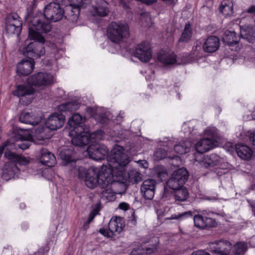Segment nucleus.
Segmentation results:
<instances>
[{
	"label": "nucleus",
	"mask_w": 255,
	"mask_h": 255,
	"mask_svg": "<svg viewBox=\"0 0 255 255\" xmlns=\"http://www.w3.org/2000/svg\"><path fill=\"white\" fill-rule=\"evenodd\" d=\"M119 208L124 211H127L129 208V205L126 202H122L119 204Z\"/></svg>",
	"instance_id": "obj_49"
},
{
	"label": "nucleus",
	"mask_w": 255,
	"mask_h": 255,
	"mask_svg": "<svg viewBox=\"0 0 255 255\" xmlns=\"http://www.w3.org/2000/svg\"><path fill=\"white\" fill-rule=\"evenodd\" d=\"M35 65H17L16 72L19 76H27L33 71Z\"/></svg>",
	"instance_id": "obj_35"
},
{
	"label": "nucleus",
	"mask_w": 255,
	"mask_h": 255,
	"mask_svg": "<svg viewBox=\"0 0 255 255\" xmlns=\"http://www.w3.org/2000/svg\"><path fill=\"white\" fill-rule=\"evenodd\" d=\"M129 34L128 25L124 22H112L107 30L109 39L115 43H120L128 37Z\"/></svg>",
	"instance_id": "obj_7"
},
{
	"label": "nucleus",
	"mask_w": 255,
	"mask_h": 255,
	"mask_svg": "<svg viewBox=\"0 0 255 255\" xmlns=\"http://www.w3.org/2000/svg\"><path fill=\"white\" fill-rule=\"evenodd\" d=\"M235 147L237 153L241 158L246 160H249L252 158L253 151L249 146L239 143L236 145Z\"/></svg>",
	"instance_id": "obj_22"
},
{
	"label": "nucleus",
	"mask_w": 255,
	"mask_h": 255,
	"mask_svg": "<svg viewBox=\"0 0 255 255\" xmlns=\"http://www.w3.org/2000/svg\"><path fill=\"white\" fill-rule=\"evenodd\" d=\"M250 140L252 142V144L255 146V130L250 135Z\"/></svg>",
	"instance_id": "obj_52"
},
{
	"label": "nucleus",
	"mask_w": 255,
	"mask_h": 255,
	"mask_svg": "<svg viewBox=\"0 0 255 255\" xmlns=\"http://www.w3.org/2000/svg\"><path fill=\"white\" fill-rule=\"evenodd\" d=\"M76 152L73 147L64 148L60 151L59 155L65 162V164L75 163L77 159L75 157Z\"/></svg>",
	"instance_id": "obj_24"
},
{
	"label": "nucleus",
	"mask_w": 255,
	"mask_h": 255,
	"mask_svg": "<svg viewBox=\"0 0 255 255\" xmlns=\"http://www.w3.org/2000/svg\"><path fill=\"white\" fill-rule=\"evenodd\" d=\"M127 165L128 164L124 165L123 168V170L125 171V176H123V177H121L118 179V178H116V176H115V184L117 182L123 183L124 181L126 180L128 178H129V179L131 181H133L135 183H138V182L142 180V178L140 176V174L136 171L132 170H131L130 172H127V170H126V167Z\"/></svg>",
	"instance_id": "obj_27"
},
{
	"label": "nucleus",
	"mask_w": 255,
	"mask_h": 255,
	"mask_svg": "<svg viewBox=\"0 0 255 255\" xmlns=\"http://www.w3.org/2000/svg\"><path fill=\"white\" fill-rule=\"evenodd\" d=\"M69 5L66 6L65 16L72 22H76L79 15L80 9L86 7L90 0H68Z\"/></svg>",
	"instance_id": "obj_10"
},
{
	"label": "nucleus",
	"mask_w": 255,
	"mask_h": 255,
	"mask_svg": "<svg viewBox=\"0 0 255 255\" xmlns=\"http://www.w3.org/2000/svg\"><path fill=\"white\" fill-rule=\"evenodd\" d=\"M124 148L119 145L115 146L109 153V149L104 144L90 145L87 149L89 157L95 160H101L107 158L108 168H119L128 164L129 160L125 154Z\"/></svg>",
	"instance_id": "obj_3"
},
{
	"label": "nucleus",
	"mask_w": 255,
	"mask_h": 255,
	"mask_svg": "<svg viewBox=\"0 0 255 255\" xmlns=\"http://www.w3.org/2000/svg\"><path fill=\"white\" fill-rule=\"evenodd\" d=\"M50 45L49 47L52 50V54L53 56H51V58L50 59V61L49 63H54L55 61L60 58L63 54V50L62 49H58L57 48V45H56L54 43H49Z\"/></svg>",
	"instance_id": "obj_37"
},
{
	"label": "nucleus",
	"mask_w": 255,
	"mask_h": 255,
	"mask_svg": "<svg viewBox=\"0 0 255 255\" xmlns=\"http://www.w3.org/2000/svg\"><path fill=\"white\" fill-rule=\"evenodd\" d=\"M206 134L210 135V138H205L200 139L195 144V148L198 153L202 154L213 148L217 142L215 138V133L210 129L205 130Z\"/></svg>",
	"instance_id": "obj_12"
},
{
	"label": "nucleus",
	"mask_w": 255,
	"mask_h": 255,
	"mask_svg": "<svg viewBox=\"0 0 255 255\" xmlns=\"http://www.w3.org/2000/svg\"><path fill=\"white\" fill-rule=\"evenodd\" d=\"M64 13L66 14L65 10H64L59 3L51 2L45 6L43 14H39L33 17L32 20L38 17L42 19L40 23L46 22L50 25L49 20L54 22L57 21L63 17Z\"/></svg>",
	"instance_id": "obj_8"
},
{
	"label": "nucleus",
	"mask_w": 255,
	"mask_h": 255,
	"mask_svg": "<svg viewBox=\"0 0 255 255\" xmlns=\"http://www.w3.org/2000/svg\"><path fill=\"white\" fill-rule=\"evenodd\" d=\"M104 134V132L101 130L99 129L95 131L92 134L90 133L91 136V141L92 139H101Z\"/></svg>",
	"instance_id": "obj_45"
},
{
	"label": "nucleus",
	"mask_w": 255,
	"mask_h": 255,
	"mask_svg": "<svg viewBox=\"0 0 255 255\" xmlns=\"http://www.w3.org/2000/svg\"><path fill=\"white\" fill-rule=\"evenodd\" d=\"M157 0H141V2L147 5L152 4L156 2Z\"/></svg>",
	"instance_id": "obj_54"
},
{
	"label": "nucleus",
	"mask_w": 255,
	"mask_h": 255,
	"mask_svg": "<svg viewBox=\"0 0 255 255\" xmlns=\"http://www.w3.org/2000/svg\"><path fill=\"white\" fill-rule=\"evenodd\" d=\"M95 214L90 213L87 220V224H90L95 217Z\"/></svg>",
	"instance_id": "obj_53"
},
{
	"label": "nucleus",
	"mask_w": 255,
	"mask_h": 255,
	"mask_svg": "<svg viewBox=\"0 0 255 255\" xmlns=\"http://www.w3.org/2000/svg\"><path fill=\"white\" fill-rule=\"evenodd\" d=\"M22 100H23V99H22V98H21V99H20V102L22 103V104H23L25 105H27L31 103V100H30V99H29V100H27L26 101V102H24V101H23Z\"/></svg>",
	"instance_id": "obj_58"
},
{
	"label": "nucleus",
	"mask_w": 255,
	"mask_h": 255,
	"mask_svg": "<svg viewBox=\"0 0 255 255\" xmlns=\"http://www.w3.org/2000/svg\"><path fill=\"white\" fill-rule=\"evenodd\" d=\"M89 15L92 17H104L109 13L108 3L104 0H90Z\"/></svg>",
	"instance_id": "obj_11"
},
{
	"label": "nucleus",
	"mask_w": 255,
	"mask_h": 255,
	"mask_svg": "<svg viewBox=\"0 0 255 255\" xmlns=\"http://www.w3.org/2000/svg\"><path fill=\"white\" fill-rule=\"evenodd\" d=\"M220 161V157L215 153L204 155L202 157L201 163L206 168H210L217 166Z\"/></svg>",
	"instance_id": "obj_26"
},
{
	"label": "nucleus",
	"mask_w": 255,
	"mask_h": 255,
	"mask_svg": "<svg viewBox=\"0 0 255 255\" xmlns=\"http://www.w3.org/2000/svg\"><path fill=\"white\" fill-rule=\"evenodd\" d=\"M220 45L218 37L212 36L207 38L203 44V49L206 52H214L217 51Z\"/></svg>",
	"instance_id": "obj_25"
},
{
	"label": "nucleus",
	"mask_w": 255,
	"mask_h": 255,
	"mask_svg": "<svg viewBox=\"0 0 255 255\" xmlns=\"http://www.w3.org/2000/svg\"><path fill=\"white\" fill-rule=\"evenodd\" d=\"M154 155L158 160H161L166 157L167 152L165 149L159 148L157 149Z\"/></svg>",
	"instance_id": "obj_43"
},
{
	"label": "nucleus",
	"mask_w": 255,
	"mask_h": 255,
	"mask_svg": "<svg viewBox=\"0 0 255 255\" xmlns=\"http://www.w3.org/2000/svg\"><path fill=\"white\" fill-rule=\"evenodd\" d=\"M163 68H166L167 67H168L169 66H172L173 65H161Z\"/></svg>",
	"instance_id": "obj_61"
},
{
	"label": "nucleus",
	"mask_w": 255,
	"mask_h": 255,
	"mask_svg": "<svg viewBox=\"0 0 255 255\" xmlns=\"http://www.w3.org/2000/svg\"><path fill=\"white\" fill-rule=\"evenodd\" d=\"M99 232L103 236L107 238H112L114 236L113 233L109 230V227L106 229L104 228H100Z\"/></svg>",
	"instance_id": "obj_46"
},
{
	"label": "nucleus",
	"mask_w": 255,
	"mask_h": 255,
	"mask_svg": "<svg viewBox=\"0 0 255 255\" xmlns=\"http://www.w3.org/2000/svg\"><path fill=\"white\" fill-rule=\"evenodd\" d=\"M240 34L243 38L247 39L250 42H253L255 40V32L252 26H241Z\"/></svg>",
	"instance_id": "obj_30"
},
{
	"label": "nucleus",
	"mask_w": 255,
	"mask_h": 255,
	"mask_svg": "<svg viewBox=\"0 0 255 255\" xmlns=\"http://www.w3.org/2000/svg\"><path fill=\"white\" fill-rule=\"evenodd\" d=\"M42 19L35 18L31 20L28 24V38L34 42L28 43L25 41L24 46L20 48L23 55L25 56L18 64H34V59L43 55L45 53L44 45V38L42 35L51 30V25L47 22L40 23Z\"/></svg>",
	"instance_id": "obj_2"
},
{
	"label": "nucleus",
	"mask_w": 255,
	"mask_h": 255,
	"mask_svg": "<svg viewBox=\"0 0 255 255\" xmlns=\"http://www.w3.org/2000/svg\"><path fill=\"white\" fill-rule=\"evenodd\" d=\"M223 42L230 46L238 44L240 38L234 31H226L222 37Z\"/></svg>",
	"instance_id": "obj_31"
},
{
	"label": "nucleus",
	"mask_w": 255,
	"mask_h": 255,
	"mask_svg": "<svg viewBox=\"0 0 255 255\" xmlns=\"http://www.w3.org/2000/svg\"><path fill=\"white\" fill-rule=\"evenodd\" d=\"M41 120V116L38 115L37 113L33 112L29 113L23 111L21 112L19 117L20 122L33 126L37 125Z\"/></svg>",
	"instance_id": "obj_19"
},
{
	"label": "nucleus",
	"mask_w": 255,
	"mask_h": 255,
	"mask_svg": "<svg viewBox=\"0 0 255 255\" xmlns=\"http://www.w3.org/2000/svg\"><path fill=\"white\" fill-rule=\"evenodd\" d=\"M40 162L48 167H52L56 164L55 155L48 149L42 148L40 151Z\"/></svg>",
	"instance_id": "obj_23"
},
{
	"label": "nucleus",
	"mask_w": 255,
	"mask_h": 255,
	"mask_svg": "<svg viewBox=\"0 0 255 255\" xmlns=\"http://www.w3.org/2000/svg\"><path fill=\"white\" fill-rule=\"evenodd\" d=\"M166 188L165 187V188H164V193H163V197H164L165 196V194H166Z\"/></svg>",
	"instance_id": "obj_62"
},
{
	"label": "nucleus",
	"mask_w": 255,
	"mask_h": 255,
	"mask_svg": "<svg viewBox=\"0 0 255 255\" xmlns=\"http://www.w3.org/2000/svg\"><path fill=\"white\" fill-rule=\"evenodd\" d=\"M232 244L227 240H220L209 245L210 252L216 255H228L232 249Z\"/></svg>",
	"instance_id": "obj_15"
},
{
	"label": "nucleus",
	"mask_w": 255,
	"mask_h": 255,
	"mask_svg": "<svg viewBox=\"0 0 255 255\" xmlns=\"http://www.w3.org/2000/svg\"><path fill=\"white\" fill-rule=\"evenodd\" d=\"M74 136L72 138L71 142L72 144L77 146H83L89 144L91 142V136L88 131H85V129L81 130H71L70 134H73Z\"/></svg>",
	"instance_id": "obj_16"
},
{
	"label": "nucleus",
	"mask_w": 255,
	"mask_h": 255,
	"mask_svg": "<svg viewBox=\"0 0 255 255\" xmlns=\"http://www.w3.org/2000/svg\"><path fill=\"white\" fill-rule=\"evenodd\" d=\"M83 124V118L78 113L73 114L68 122V125L71 130H79L81 131L84 129Z\"/></svg>",
	"instance_id": "obj_29"
},
{
	"label": "nucleus",
	"mask_w": 255,
	"mask_h": 255,
	"mask_svg": "<svg viewBox=\"0 0 255 255\" xmlns=\"http://www.w3.org/2000/svg\"><path fill=\"white\" fill-rule=\"evenodd\" d=\"M22 22L16 13L8 15L5 21V30L9 35H19L21 30Z\"/></svg>",
	"instance_id": "obj_14"
},
{
	"label": "nucleus",
	"mask_w": 255,
	"mask_h": 255,
	"mask_svg": "<svg viewBox=\"0 0 255 255\" xmlns=\"http://www.w3.org/2000/svg\"><path fill=\"white\" fill-rule=\"evenodd\" d=\"M101 210V205L100 203L97 204L95 205L94 208L90 212L91 213L95 214V216L98 214L99 212Z\"/></svg>",
	"instance_id": "obj_48"
},
{
	"label": "nucleus",
	"mask_w": 255,
	"mask_h": 255,
	"mask_svg": "<svg viewBox=\"0 0 255 255\" xmlns=\"http://www.w3.org/2000/svg\"><path fill=\"white\" fill-rule=\"evenodd\" d=\"M156 181L154 179H150L144 180L140 188L142 196L146 200H151L155 194Z\"/></svg>",
	"instance_id": "obj_18"
},
{
	"label": "nucleus",
	"mask_w": 255,
	"mask_h": 255,
	"mask_svg": "<svg viewBox=\"0 0 255 255\" xmlns=\"http://www.w3.org/2000/svg\"><path fill=\"white\" fill-rule=\"evenodd\" d=\"M247 202L252 208L254 216H255V200L247 199Z\"/></svg>",
	"instance_id": "obj_47"
},
{
	"label": "nucleus",
	"mask_w": 255,
	"mask_h": 255,
	"mask_svg": "<svg viewBox=\"0 0 255 255\" xmlns=\"http://www.w3.org/2000/svg\"><path fill=\"white\" fill-rule=\"evenodd\" d=\"M157 58L158 61L162 64H175L176 62V55L168 49L160 50L157 53Z\"/></svg>",
	"instance_id": "obj_20"
},
{
	"label": "nucleus",
	"mask_w": 255,
	"mask_h": 255,
	"mask_svg": "<svg viewBox=\"0 0 255 255\" xmlns=\"http://www.w3.org/2000/svg\"><path fill=\"white\" fill-rule=\"evenodd\" d=\"M192 31L190 24L188 23L185 24L184 29L179 39L180 42H187L191 38Z\"/></svg>",
	"instance_id": "obj_38"
},
{
	"label": "nucleus",
	"mask_w": 255,
	"mask_h": 255,
	"mask_svg": "<svg viewBox=\"0 0 255 255\" xmlns=\"http://www.w3.org/2000/svg\"><path fill=\"white\" fill-rule=\"evenodd\" d=\"M131 218L132 220L135 221V217L134 212L132 213Z\"/></svg>",
	"instance_id": "obj_60"
},
{
	"label": "nucleus",
	"mask_w": 255,
	"mask_h": 255,
	"mask_svg": "<svg viewBox=\"0 0 255 255\" xmlns=\"http://www.w3.org/2000/svg\"><path fill=\"white\" fill-rule=\"evenodd\" d=\"M65 122V116L61 113H55L49 117L45 123V127H42L36 130L40 139H49L51 134L47 133L49 130H55L61 128Z\"/></svg>",
	"instance_id": "obj_6"
},
{
	"label": "nucleus",
	"mask_w": 255,
	"mask_h": 255,
	"mask_svg": "<svg viewBox=\"0 0 255 255\" xmlns=\"http://www.w3.org/2000/svg\"><path fill=\"white\" fill-rule=\"evenodd\" d=\"M95 119L98 122L103 124L107 123L108 119L106 115L103 113L96 114L94 116Z\"/></svg>",
	"instance_id": "obj_44"
},
{
	"label": "nucleus",
	"mask_w": 255,
	"mask_h": 255,
	"mask_svg": "<svg viewBox=\"0 0 255 255\" xmlns=\"http://www.w3.org/2000/svg\"><path fill=\"white\" fill-rule=\"evenodd\" d=\"M247 250V244L244 242H238L234 246V252L236 255L244 254Z\"/></svg>",
	"instance_id": "obj_41"
},
{
	"label": "nucleus",
	"mask_w": 255,
	"mask_h": 255,
	"mask_svg": "<svg viewBox=\"0 0 255 255\" xmlns=\"http://www.w3.org/2000/svg\"><path fill=\"white\" fill-rule=\"evenodd\" d=\"M141 24L144 27H150L152 23V19L148 12H143L140 16Z\"/></svg>",
	"instance_id": "obj_39"
},
{
	"label": "nucleus",
	"mask_w": 255,
	"mask_h": 255,
	"mask_svg": "<svg viewBox=\"0 0 255 255\" xmlns=\"http://www.w3.org/2000/svg\"><path fill=\"white\" fill-rule=\"evenodd\" d=\"M22 131V133L17 134L18 138L22 141L21 143L18 144L19 148L25 150L28 148L30 145V142L33 140L32 135L27 130H24L22 129H20Z\"/></svg>",
	"instance_id": "obj_28"
},
{
	"label": "nucleus",
	"mask_w": 255,
	"mask_h": 255,
	"mask_svg": "<svg viewBox=\"0 0 255 255\" xmlns=\"http://www.w3.org/2000/svg\"><path fill=\"white\" fill-rule=\"evenodd\" d=\"M189 195L188 189L184 186L174 190L173 196L177 203L187 200Z\"/></svg>",
	"instance_id": "obj_32"
},
{
	"label": "nucleus",
	"mask_w": 255,
	"mask_h": 255,
	"mask_svg": "<svg viewBox=\"0 0 255 255\" xmlns=\"http://www.w3.org/2000/svg\"><path fill=\"white\" fill-rule=\"evenodd\" d=\"M184 142H180L178 144L175 145L174 147L175 151L181 155L187 152L189 149L187 147L184 145Z\"/></svg>",
	"instance_id": "obj_42"
},
{
	"label": "nucleus",
	"mask_w": 255,
	"mask_h": 255,
	"mask_svg": "<svg viewBox=\"0 0 255 255\" xmlns=\"http://www.w3.org/2000/svg\"><path fill=\"white\" fill-rule=\"evenodd\" d=\"M153 65H145V66H146V67H148V69L150 70V72H149V73H151V74H154V71L153 70V69H152V66Z\"/></svg>",
	"instance_id": "obj_57"
},
{
	"label": "nucleus",
	"mask_w": 255,
	"mask_h": 255,
	"mask_svg": "<svg viewBox=\"0 0 255 255\" xmlns=\"http://www.w3.org/2000/svg\"><path fill=\"white\" fill-rule=\"evenodd\" d=\"M157 249L156 245H152L150 247L145 248L133 249L130 255H148L154 253Z\"/></svg>",
	"instance_id": "obj_33"
},
{
	"label": "nucleus",
	"mask_w": 255,
	"mask_h": 255,
	"mask_svg": "<svg viewBox=\"0 0 255 255\" xmlns=\"http://www.w3.org/2000/svg\"><path fill=\"white\" fill-rule=\"evenodd\" d=\"M193 213L192 211H186L181 213H179L177 215L174 214L172 215L169 219L171 220H182L193 216Z\"/></svg>",
	"instance_id": "obj_40"
},
{
	"label": "nucleus",
	"mask_w": 255,
	"mask_h": 255,
	"mask_svg": "<svg viewBox=\"0 0 255 255\" xmlns=\"http://www.w3.org/2000/svg\"><path fill=\"white\" fill-rule=\"evenodd\" d=\"M120 3L121 4V5L123 6V7L125 8H127L128 7V5L126 2L125 0H119Z\"/></svg>",
	"instance_id": "obj_56"
},
{
	"label": "nucleus",
	"mask_w": 255,
	"mask_h": 255,
	"mask_svg": "<svg viewBox=\"0 0 255 255\" xmlns=\"http://www.w3.org/2000/svg\"><path fill=\"white\" fill-rule=\"evenodd\" d=\"M89 224H87V221L83 224V228L84 230H87L89 227Z\"/></svg>",
	"instance_id": "obj_59"
},
{
	"label": "nucleus",
	"mask_w": 255,
	"mask_h": 255,
	"mask_svg": "<svg viewBox=\"0 0 255 255\" xmlns=\"http://www.w3.org/2000/svg\"><path fill=\"white\" fill-rule=\"evenodd\" d=\"M192 255H210L207 252H206L203 251H197L196 252H194Z\"/></svg>",
	"instance_id": "obj_51"
},
{
	"label": "nucleus",
	"mask_w": 255,
	"mask_h": 255,
	"mask_svg": "<svg viewBox=\"0 0 255 255\" xmlns=\"http://www.w3.org/2000/svg\"><path fill=\"white\" fill-rule=\"evenodd\" d=\"M134 56L141 62H148L152 57L150 43L146 41H142L138 44L135 48Z\"/></svg>",
	"instance_id": "obj_13"
},
{
	"label": "nucleus",
	"mask_w": 255,
	"mask_h": 255,
	"mask_svg": "<svg viewBox=\"0 0 255 255\" xmlns=\"http://www.w3.org/2000/svg\"><path fill=\"white\" fill-rule=\"evenodd\" d=\"M189 177L188 172L182 167L174 171L171 177L166 182L167 186L172 190L182 187Z\"/></svg>",
	"instance_id": "obj_9"
},
{
	"label": "nucleus",
	"mask_w": 255,
	"mask_h": 255,
	"mask_svg": "<svg viewBox=\"0 0 255 255\" xmlns=\"http://www.w3.org/2000/svg\"><path fill=\"white\" fill-rule=\"evenodd\" d=\"M78 171L79 177H85V184L88 188L93 189L98 186L102 189L100 192L101 196L107 199L116 193L112 187L115 184V175L116 178L118 179L125 176L122 166L114 170L104 164L100 170L95 167L86 170L80 167Z\"/></svg>",
	"instance_id": "obj_1"
},
{
	"label": "nucleus",
	"mask_w": 255,
	"mask_h": 255,
	"mask_svg": "<svg viewBox=\"0 0 255 255\" xmlns=\"http://www.w3.org/2000/svg\"><path fill=\"white\" fill-rule=\"evenodd\" d=\"M53 80L54 76L50 73L39 72L28 77L26 81V84L16 86L13 94L18 97L33 95L35 92L33 86L40 87L50 85L53 83Z\"/></svg>",
	"instance_id": "obj_4"
},
{
	"label": "nucleus",
	"mask_w": 255,
	"mask_h": 255,
	"mask_svg": "<svg viewBox=\"0 0 255 255\" xmlns=\"http://www.w3.org/2000/svg\"><path fill=\"white\" fill-rule=\"evenodd\" d=\"M235 50H238V49H237V47H236Z\"/></svg>",
	"instance_id": "obj_64"
},
{
	"label": "nucleus",
	"mask_w": 255,
	"mask_h": 255,
	"mask_svg": "<svg viewBox=\"0 0 255 255\" xmlns=\"http://www.w3.org/2000/svg\"><path fill=\"white\" fill-rule=\"evenodd\" d=\"M194 225L199 229L212 228L216 226L217 223L213 218L205 214H197L193 216Z\"/></svg>",
	"instance_id": "obj_17"
},
{
	"label": "nucleus",
	"mask_w": 255,
	"mask_h": 255,
	"mask_svg": "<svg viewBox=\"0 0 255 255\" xmlns=\"http://www.w3.org/2000/svg\"><path fill=\"white\" fill-rule=\"evenodd\" d=\"M4 156L9 160L6 167L3 170L2 178L8 180L13 178L14 175L18 173L19 169L17 165H26L29 161L21 154H17L6 149L4 152Z\"/></svg>",
	"instance_id": "obj_5"
},
{
	"label": "nucleus",
	"mask_w": 255,
	"mask_h": 255,
	"mask_svg": "<svg viewBox=\"0 0 255 255\" xmlns=\"http://www.w3.org/2000/svg\"><path fill=\"white\" fill-rule=\"evenodd\" d=\"M80 106L79 102L76 101H72L61 104L59 108L62 111L73 112L77 111Z\"/></svg>",
	"instance_id": "obj_36"
},
{
	"label": "nucleus",
	"mask_w": 255,
	"mask_h": 255,
	"mask_svg": "<svg viewBox=\"0 0 255 255\" xmlns=\"http://www.w3.org/2000/svg\"><path fill=\"white\" fill-rule=\"evenodd\" d=\"M233 4L229 0H224L222 1L219 10L225 16H229L233 14Z\"/></svg>",
	"instance_id": "obj_34"
},
{
	"label": "nucleus",
	"mask_w": 255,
	"mask_h": 255,
	"mask_svg": "<svg viewBox=\"0 0 255 255\" xmlns=\"http://www.w3.org/2000/svg\"><path fill=\"white\" fill-rule=\"evenodd\" d=\"M248 13L255 12V4L251 6L247 10Z\"/></svg>",
	"instance_id": "obj_55"
},
{
	"label": "nucleus",
	"mask_w": 255,
	"mask_h": 255,
	"mask_svg": "<svg viewBox=\"0 0 255 255\" xmlns=\"http://www.w3.org/2000/svg\"><path fill=\"white\" fill-rule=\"evenodd\" d=\"M191 62H196V61H195V60H194L191 61Z\"/></svg>",
	"instance_id": "obj_63"
},
{
	"label": "nucleus",
	"mask_w": 255,
	"mask_h": 255,
	"mask_svg": "<svg viewBox=\"0 0 255 255\" xmlns=\"http://www.w3.org/2000/svg\"><path fill=\"white\" fill-rule=\"evenodd\" d=\"M157 177L159 178L161 181L164 180V178H165L167 175V173L166 170L162 172H158L157 173Z\"/></svg>",
	"instance_id": "obj_50"
},
{
	"label": "nucleus",
	"mask_w": 255,
	"mask_h": 255,
	"mask_svg": "<svg viewBox=\"0 0 255 255\" xmlns=\"http://www.w3.org/2000/svg\"><path fill=\"white\" fill-rule=\"evenodd\" d=\"M125 223L123 218L120 217H113L108 224L109 230L115 235V233H120L123 231Z\"/></svg>",
	"instance_id": "obj_21"
}]
</instances>
